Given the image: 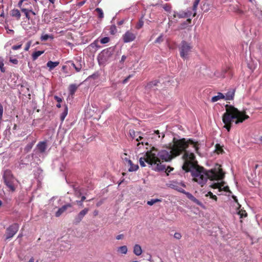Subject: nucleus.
Wrapping results in <instances>:
<instances>
[{"mask_svg": "<svg viewBox=\"0 0 262 262\" xmlns=\"http://www.w3.org/2000/svg\"><path fill=\"white\" fill-rule=\"evenodd\" d=\"M211 187L213 188H218L220 191H221L222 189H224L225 191H229L228 187H223V185L220 183H214L212 185H211Z\"/></svg>", "mask_w": 262, "mask_h": 262, "instance_id": "dca6fc26", "label": "nucleus"}, {"mask_svg": "<svg viewBox=\"0 0 262 262\" xmlns=\"http://www.w3.org/2000/svg\"><path fill=\"white\" fill-rule=\"evenodd\" d=\"M54 98L58 102H61L62 101L61 98L58 96H55Z\"/></svg>", "mask_w": 262, "mask_h": 262, "instance_id": "6e6d98bb", "label": "nucleus"}, {"mask_svg": "<svg viewBox=\"0 0 262 262\" xmlns=\"http://www.w3.org/2000/svg\"><path fill=\"white\" fill-rule=\"evenodd\" d=\"M89 209L84 208L82 210H81L78 214L75 217V221L76 223H79L83 217L85 216V215L88 212Z\"/></svg>", "mask_w": 262, "mask_h": 262, "instance_id": "9b49d317", "label": "nucleus"}, {"mask_svg": "<svg viewBox=\"0 0 262 262\" xmlns=\"http://www.w3.org/2000/svg\"><path fill=\"white\" fill-rule=\"evenodd\" d=\"M28 262H34V259L33 257H32Z\"/></svg>", "mask_w": 262, "mask_h": 262, "instance_id": "774afa93", "label": "nucleus"}, {"mask_svg": "<svg viewBox=\"0 0 262 262\" xmlns=\"http://www.w3.org/2000/svg\"><path fill=\"white\" fill-rule=\"evenodd\" d=\"M143 24H144L143 21L141 20H140L139 23H138V24L136 26V28L137 29H140L142 27Z\"/></svg>", "mask_w": 262, "mask_h": 262, "instance_id": "a19ab883", "label": "nucleus"}, {"mask_svg": "<svg viewBox=\"0 0 262 262\" xmlns=\"http://www.w3.org/2000/svg\"><path fill=\"white\" fill-rule=\"evenodd\" d=\"M124 238V235L123 234H119L116 237V238L117 240L122 239Z\"/></svg>", "mask_w": 262, "mask_h": 262, "instance_id": "3c124183", "label": "nucleus"}, {"mask_svg": "<svg viewBox=\"0 0 262 262\" xmlns=\"http://www.w3.org/2000/svg\"><path fill=\"white\" fill-rule=\"evenodd\" d=\"M77 86L74 84H71L69 86V92L71 95H73L76 92Z\"/></svg>", "mask_w": 262, "mask_h": 262, "instance_id": "c756f323", "label": "nucleus"}, {"mask_svg": "<svg viewBox=\"0 0 262 262\" xmlns=\"http://www.w3.org/2000/svg\"><path fill=\"white\" fill-rule=\"evenodd\" d=\"M200 0H195V2H194L193 3V10L194 11V14L193 15V16H195V15H196V8H197V7L198 6V4L200 2Z\"/></svg>", "mask_w": 262, "mask_h": 262, "instance_id": "72a5a7b5", "label": "nucleus"}, {"mask_svg": "<svg viewBox=\"0 0 262 262\" xmlns=\"http://www.w3.org/2000/svg\"><path fill=\"white\" fill-rule=\"evenodd\" d=\"M129 134L130 137L133 139L135 138L138 136V135H137V133L135 132L134 130H130L129 132Z\"/></svg>", "mask_w": 262, "mask_h": 262, "instance_id": "c9c22d12", "label": "nucleus"}, {"mask_svg": "<svg viewBox=\"0 0 262 262\" xmlns=\"http://www.w3.org/2000/svg\"><path fill=\"white\" fill-rule=\"evenodd\" d=\"M226 112L223 115V122L225 127L229 132L231 128L232 122L235 124L243 122L249 118V116L245 114V112H241L232 105L227 104L225 106Z\"/></svg>", "mask_w": 262, "mask_h": 262, "instance_id": "f03ea898", "label": "nucleus"}, {"mask_svg": "<svg viewBox=\"0 0 262 262\" xmlns=\"http://www.w3.org/2000/svg\"><path fill=\"white\" fill-rule=\"evenodd\" d=\"M77 64L76 67H75V70L77 72H79L81 71L82 68L83 64H84L83 62L82 61L81 58H79L76 59Z\"/></svg>", "mask_w": 262, "mask_h": 262, "instance_id": "412c9836", "label": "nucleus"}, {"mask_svg": "<svg viewBox=\"0 0 262 262\" xmlns=\"http://www.w3.org/2000/svg\"><path fill=\"white\" fill-rule=\"evenodd\" d=\"M136 37V33L132 31H126L122 36V39L125 43L130 42L134 41Z\"/></svg>", "mask_w": 262, "mask_h": 262, "instance_id": "6e6552de", "label": "nucleus"}, {"mask_svg": "<svg viewBox=\"0 0 262 262\" xmlns=\"http://www.w3.org/2000/svg\"><path fill=\"white\" fill-rule=\"evenodd\" d=\"M189 146L194 148V151L198 152V144L192 140H186L184 138L181 139H173V144L169 147L161 150H157V157L159 160L161 159L165 161H169L173 158L179 156L182 151H185L183 156L184 163L182 168L186 172L191 171L193 180L203 186L209 179L211 181L221 180L224 177V173L220 166H217L210 170L207 171L199 166L195 159L193 153L185 150ZM159 163H161L159 160Z\"/></svg>", "mask_w": 262, "mask_h": 262, "instance_id": "f257e3e1", "label": "nucleus"}, {"mask_svg": "<svg viewBox=\"0 0 262 262\" xmlns=\"http://www.w3.org/2000/svg\"><path fill=\"white\" fill-rule=\"evenodd\" d=\"M125 165L129 167L128 171L129 172L136 171L139 168L138 165L134 164L131 160L127 161V163H125Z\"/></svg>", "mask_w": 262, "mask_h": 262, "instance_id": "f8f14e48", "label": "nucleus"}, {"mask_svg": "<svg viewBox=\"0 0 262 262\" xmlns=\"http://www.w3.org/2000/svg\"><path fill=\"white\" fill-rule=\"evenodd\" d=\"M224 98H225V95H224L222 93L219 92L217 93V95L216 96H214L212 97L211 102H215L219 100L224 99Z\"/></svg>", "mask_w": 262, "mask_h": 262, "instance_id": "4be33fe9", "label": "nucleus"}, {"mask_svg": "<svg viewBox=\"0 0 262 262\" xmlns=\"http://www.w3.org/2000/svg\"><path fill=\"white\" fill-rule=\"evenodd\" d=\"M68 62L70 63L71 66L75 69V67H76V64L72 61H69Z\"/></svg>", "mask_w": 262, "mask_h": 262, "instance_id": "052dcab7", "label": "nucleus"}, {"mask_svg": "<svg viewBox=\"0 0 262 262\" xmlns=\"http://www.w3.org/2000/svg\"><path fill=\"white\" fill-rule=\"evenodd\" d=\"M19 226L17 224H13L10 226L6 230V239H8L12 237L18 231Z\"/></svg>", "mask_w": 262, "mask_h": 262, "instance_id": "0eeeda50", "label": "nucleus"}, {"mask_svg": "<svg viewBox=\"0 0 262 262\" xmlns=\"http://www.w3.org/2000/svg\"><path fill=\"white\" fill-rule=\"evenodd\" d=\"M192 49V46L190 43L182 41L179 47L180 56L184 60L188 59Z\"/></svg>", "mask_w": 262, "mask_h": 262, "instance_id": "423d86ee", "label": "nucleus"}, {"mask_svg": "<svg viewBox=\"0 0 262 262\" xmlns=\"http://www.w3.org/2000/svg\"><path fill=\"white\" fill-rule=\"evenodd\" d=\"M182 235L180 233L176 232L174 234V237L176 239H179L181 238Z\"/></svg>", "mask_w": 262, "mask_h": 262, "instance_id": "c03bdc74", "label": "nucleus"}, {"mask_svg": "<svg viewBox=\"0 0 262 262\" xmlns=\"http://www.w3.org/2000/svg\"><path fill=\"white\" fill-rule=\"evenodd\" d=\"M124 155L125 157H122V159L124 160L125 164L127 163V161L130 160L126 157L127 155L126 154H124Z\"/></svg>", "mask_w": 262, "mask_h": 262, "instance_id": "864d4df0", "label": "nucleus"}, {"mask_svg": "<svg viewBox=\"0 0 262 262\" xmlns=\"http://www.w3.org/2000/svg\"><path fill=\"white\" fill-rule=\"evenodd\" d=\"M161 200L159 199H151L150 201H148L147 204L148 205L152 206L156 203L161 202Z\"/></svg>", "mask_w": 262, "mask_h": 262, "instance_id": "7c9ffc66", "label": "nucleus"}, {"mask_svg": "<svg viewBox=\"0 0 262 262\" xmlns=\"http://www.w3.org/2000/svg\"><path fill=\"white\" fill-rule=\"evenodd\" d=\"M25 2H29L31 5H34L36 3V0H20L18 4L19 7L21 8L23 4H24Z\"/></svg>", "mask_w": 262, "mask_h": 262, "instance_id": "cd10ccee", "label": "nucleus"}, {"mask_svg": "<svg viewBox=\"0 0 262 262\" xmlns=\"http://www.w3.org/2000/svg\"><path fill=\"white\" fill-rule=\"evenodd\" d=\"M255 14L260 18L262 16V11L261 10H257V11L255 12Z\"/></svg>", "mask_w": 262, "mask_h": 262, "instance_id": "37998d69", "label": "nucleus"}, {"mask_svg": "<svg viewBox=\"0 0 262 262\" xmlns=\"http://www.w3.org/2000/svg\"><path fill=\"white\" fill-rule=\"evenodd\" d=\"M163 9L166 11H169L171 9V7L167 4L166 5H164L163 6Z\"/></svg>", "mask_w": 262, "mask_h": 262, "instance_id": "a18cd8bd", "label": "nucleus"}, {"mask_svg": "<svg viewBox=\"0 0 262 262\" xmlns=\"http://www.w3.org/2000/svg\"><path fill=\"white\" fill-rule=\"evenodd\" d=\"M59 64V62H53L52 61H49L47 62V66L49 68L50 70H52L54 68L57 67Z\"/></svg>", "mask_w": 262, "mask_h": 262, "instance_id": "393cba45", "label": "nucleus"}, {"mask_svg": "<svg viewBox=\"0 0 262 262\" xmlns=\"http://www.w3.org/2000/svg\"><path fill=\"white\" fill-rule=\"evenodd\" d=\"M33 145V143H30V144H28L25 148L26 150L27 151L30 150L32 148Z\"/></svg>", "mask_w": 262, "mask_h": 262, "instance_id": "09e8293b", "label": "nucleus"}, {"mask_svg": "<svg viewBox=\"0 0 262 262\" xmlns=\"http://www.w3.org/2000/svg\"><path fill=\"white\" fill-rule=\"evenodd\" d=\"M21 47V45H19L13 46L12 47V49L14 50H16L20 49Z\"/></svg>", "mask_w": 262, "mask_h": 262, "instance_id": "8fccbe9b", "label": "nucleus"}, {"mask_svg": "<svg viewBox=\"0 0 262 262\" xmlns=\"http://www.w3.org/2000/svg\"><path fill=\"white\" fill-rule=\"evenodd\" d=\"M3 114V107L0 103V121L2 120Z\"/></svg>", "mask_w": 262, "mask_h": 262, "instance_id": "49530a36", "label": "nucleus"}, {"mask_svg": "<svg viewBox=\"0 0 262 262\" xmlns=\"http://www.w3.org/2000/svg\"><path fill=\"white\" fill-rule=\"evenodd\" d=\"M96 11H97L98 13V17L100 18L103 17V13L102 10L100 8L96 9Z\"/></svg>", "mask_w": 262, "mask_h": 262, "instance_id": "f704fd0d", "label": "nucleus"}, {"mask_svg": "<svg viewBox=\"0 0 262 262\" xmlns=\"http://www.w3.org/2000/svg\"><path fill=\"white\" fill-rule=\"evenodd\" d=\"M117 251L119 253L126 254L127 253L128 249L126 246H122L118 247Z\"/></svg>", "mask_w": 262, "mask_h": 262, "instance_id": "b1692460", "label": "nucleus"}, {"mask_svg": "<svg viewBox=\"0 0 262 262\" xmlns=\"http://www.w3.org/2000/svg\"><path fill=\"white\" fill-rule=\"evenodd\" d=\"M110 41V38L108 37H105L101 39L100 42L102 44L107 43Z\"/></svg>", "mask_w": 262, "mask_h": 262, "instance_id": "4c0bfd02", "label": "nucleus"}, {"mask_svg": "<svg viewBox=\"0 0 262 262\" xmlns=\"http://www.w3.org/2000/svg\"><path fill=\"white\" fill-rule=\"evenodd\" d=\"M137 135H138V136L135 139H136V141L137 142H138V143L137 144V146L138 147V148H140V145H143L144 143H145L146 145L148 144L147 142H144V141H141V142H140V141L143 139V137L140 136V132H137Z\"/></svg>", "mask_w": 262, "mask_h": 262, "instance_id": "a211bd4d", "label": "nucleus"}, {"mask_svg": "<svg viewBox=\"0 0 262 262\" xmlns=\"http://www.w3.org/2000/svg\"><path fill=\"white\" fill-rule=\"evenodd\" d=\"M3 179L5 184L8 188L9 191L14 192L17 186V180L15 178L9 170H6L4 172Z\"/></svg>", "mask_w": 262, "mask_h": 262, "instance_id": "20e7f679", "label": "nucleus"}, {"mask_svg": "<svg viewBox=\"0 0 262 262\" xmlns=\"http://www.w3.org/2000/svg\"><path fill=\"white\" fill-rule=\"evenodd\" d=\"M44 53V51H38L34 52L32 55V57L33 60H35L37 59V58L42 55Z\"/></svg>", "mask_w": 262, "mask_h": 262, "instance_id": "a878e982", "label": "nucleus"}, {"mask_svg": "<svg viewBox=\"0 0 262 262\" xmlns=\"http://www.w3.org/2000/svg\"><path fill=\"white\" fill-rule=\"evenodd\" d=\"M11 15L15 17L17 20L19 19L21 16L20 13L18 9H13L11 11Z\"/></svg>", "mask_w": 262, "mask_h": 262, "instance_id": "5701e85b", "label": "nucleus"}, {"mask_svg": "<svg viewBox=\"0 0 262 262\" xmlns=\"http://www.w3.org/2000/svg\"><path fill=\"white\" fill-rule=\"evenodd\" d=\"M68 62L70 63L71 66L75 69V67H76V64L72 61H69Z\"/></svg>", "mask_w": 262, "mask_h": 262, "instance_id": "bf43d9fd", "label": "nucleus"}, {"mask_svg": "<svg viewBox=\"0 0 262 262\" xmlns=\"http://www.w3.org/2000/svg\"><path fill=\"white\" fill-rule=\"evenodd\" d=\"M156 85V82H151V83L149 84V86L150 87V86H151V85Z\"/></svg>", "mask_w": 262, "mask_h": 262, "instance_id": "338daca9", "label": "nucleus"}, {"mask_svg": "<svg viewBox=\"0 0 262 262\" xmlns=\"http://www.w3.org/2000/svg\"><path fill=\"white\" fill-rule=\"evenodd\" d=\"M239 214H240V215L241 216V217H243V216H246V213L245 212V211H243L242 212H241V211L239 212Z\"/></svg>", "mask_w": 262, "mask_h": 262, "instance_id": "680f3d73", "label": "nucleus"}, {"mask_svg": "<svg viewBox=\"0 0 262 262\" xmlns=\"http://www.w3.org/2000/svg\"><path fill=\"white\" fill-rule=\"evenodd\" d=\"M85 199V197L84 196H82L81 197V200L80 201H76V202L80 206H83V201Z\"/></svg>", "mask_w": 262, "mask_h": 262, "instance_id": "ea45409f", "label": "nucleus"}, {"mask_svg": "<svg viewBox=\"0 0 262 262\" xmlns=\"http://www.w3.org/2000/svg\"><path fill=\"white\" fill-rule=\"evenodd\" d=\"M133 76L132 75H129L126 78H125L123 81V83H125L127 82V81L128 80V79L131 78Z\"/></svg>", "mask_w": 262, "mask_h": 262, "instance_id": "5fc2aeb1", "label": "nucleus"}, {"mask_svg": "<svg viewBox=\"0 0 262 262\" xmlns=\"http://www.w3.org/2000/svg\"><path fill=\"white\" fill-rule=\"evenodd\" d=\"M157 149L152 147L149 150L147 151L144 157H141L139 159V163L142 167H145V162L153 166L152 168L157 171H162L165 169V165L162 163H159V160L157 157Z\"/></svg>", "mask_w": 262, "mask_h": 262, "instance_id": "7ed1b4c3", "label": "nucleus"}, {"mask_svg": "<svg viewBox=\"0 0 262 262\" xmlns=\"http://www.w3.org/2000/svg\"><path fill=\"white\" fill-rule=\"evenodd\" d=\"M72 205L70 204H66L60 208L55 213L56 217H59L69 207H71Z\"/></svg>", "mask_w": 262, "mask_h": 262, "instance_id": "2eb2a0df", "label": "nucleus"}, {"mask_svg": "<svg viewBox=\"0 0 262 262\" xmlns=\"http://www.w3.org/2000/svg\"><path fill=\"white\" fill-rule=\"evenodd\" d=\"M184 193H185L186 194V196H187V198H189L190 200H191L192 201H193V202H194L195 203H196V204H198L201 206H203L202 203H201L198 199H196L191 193H190L189 192H185V191Z\"/></svg>", "mask_w": 262, "mask_h": 262, "instance_id": "6ab92c4d", "label": "nucleus"}, {"mask_svg": "<svg viewBox=\"0 0 262 262\" xmlns=\"http://www.w3.org/2000/svg\"><path fill=\"white\" fill-rule=\"evenodd\" d=\"M235 94V90L231 89H230L227 93L225 95L224 99L226 100H232L234 98Z\"/></svg>", "mask_w": 262, "mask_h": 262, "instance_id": "4468645a", "label": "nucleus"}, {"mask_svg": "<svg viewBox=\"0 0 262 262\" xmlns=\"http://www.w3.org/2000/svg\"><path fill=\"white\" fill-rule=\"evenodd\" d=\"M116 32V28L115 26H111L110 32L112 34H114Z\"/></svg>", "mask_w": 262, "mask_h": 262, "instance_id": "de8ad7c7", "label": "nucleus"}, {"mask_svg": "<svg viewBox=\"0 0 262 262\" xmlns=\"http://www.w3.org/2000/svg\"><path fill=\"white\" fill-rule=\"evenodd\" d=\"M37 149L41 153L44 152L47 149V144L45 142H40L37 145Z\"/></svg>", "mask_w": 262, "mask_h": 262, "instance_id": "aec40b11", "label": "nucleus"}, {"mask_svg": "<svg viewBox=\"0 0 262 262\" xmlns=\"http://www.w3.org/2000/svg\"><path fill=\"white\" fill-rule=\"evenodd\" d=\"M160 135H161V139H163L165 136V135L163 133H160L159 130H152L148 135V138L155 140H158L161 137Z\"/></svg>", "mask_w": 262, "mask_h": 262, "instance_id": "9d476101", "label": "nucleus"}, {"mask_svg": "<svg viewBox=\"0 0 262 262\" xmlns=\"http://www.w3.org/2000/svg\"><path fill=\"white\" fill-rule=\"evenodd\" d=\"M30 46H31V42H28L26 45V46L25 48V50L26 51H28L30 47Z\"/></svg>", "mask_w": 262, "mask_h": 262, "instance_id": "603ef678", "label": "nucleus"}, {"mask_svg": "<svg viewBox=\"0 0 262 262\" xmlns=\"http://www.w3.org/2000/svg\"><path fill=\"white\" fill-rule=\"evenodd\" d=\"M162 41V37L161 36L156 39L155 42H160Z\"/></svg>", "mask_w": 262, "mask_h": 262, "instance_id": "4d7b16f0", "label": "nucleus"}, {"mask_svg": "<svg viewBox=\"0 0 262 262\" xmlns=\"http://www.w3.org/2000/svg\"><path fill=\"white\" fill-rule=\"evenodd\" d=\"M21 11L24 13L26 18L29 20L30 19V13H31L33 15H35L36 13L32 10L31 7L30 8H21Z\"/></svg>", "mask_w": 262, "mask_h": 262, "instance_id": "ddd939ff", "label": "nucleus"}, {"mask_svg": "<svg viewBox=\"0 0 262 262\" xmlns=\"http://www.w3.org/2000/svg\"><path fill=\"white\" fill-rule=\"evenodd\" d=\"M49 38L53 39V37L52 35H48V34H44L41 35L40 39L42 41H46Z\"/></svg>", "mask_w": 262, "mask_h": 262, "instance_id": "473e14b6", "label": "nucleus"}, {"mask_svg": "<svg viewBox=\"0 0 262 262\" xmlns=\"http://www.w3.org/2000/svg\"><path fill=\"white\" fill-rule=\"evenodd\" d=\"M98 214V210H95L94 212H93V214L94 216H96Z\"/></svg>", "mask_w": 262, "mask_h": 262, "instance_id": "69168bd1", "label": "nucleus"}, {"mask_svg": "<svg viewBox=\"0 0 262 262\" xmlns=\"http://www.w3.org/2000/svg\"><path fill=\"white\" fill-rule=\"evenodd\" d=\"M4 62H3V59L0 57V69L2 72L4 73L5 72V70L4 68Z\"/></svg>", "mask_w": 262, "mask_h": 262, "instance_id": "e433bc0d", "label": "nucleus"}, {"mask_svg": "<svg viewBox=\"0 0 262 262\" xmlns=\"http://www.w3.org/2000/svg\"><path fill=\"white\" fill-rule=\"evenodd\" d=\"M191 19L190 18H188L186 21H185L184 22H183V23H182L180 25V26L179 27V29H185L191 23Z\"/></svg>", "mask_w": 262, "mask_h": 262, "instance_id": "bb28decb", "label": "nucleus"}, {"mask_svg": "<svg viewBox=\"0 0 262 262\" xmlns=\"http://www.w3.org/2000/svg\"><path fill=\"white\" fill-rule=\"evenodd\" d=\"M192 15V12L190 10H186L185 11H182L179 12L174 11L171 16L169 17V26H171L172 23H177L178 20L177 17L179 18H189Z\"/></svg>", "mask_w": 262, "mask_h": 262, "instance_id": "39448f33", "label": "nucleus"}, {"mask_svg": "<svg viewBox=\"0 0 262 262\" xmlns=\"http://www.w3.org/2000/svg\"><path fill=\"white\" fill-rule=\"evenodd\" d=\"M126 56L125 55H122L120 60V62H123L126 60Z\"/></svg>", "mask_w": 262, "mask_h": 262, "instance_id": "13d9d810", "label": "nucleus"}, {"mask_svg": "<svg viewBox=\"0 0 262 262\" xmlns=\"http://www.w3.org/2000/svg\"><path fill=\"white\" fill-rule=\"evenodd\" d=\"M75 194H76V196H77V197H79V196H80V195H81V193L79 191H77V190H76V191H75Z\"/></svg>", "mask_w": 262, "mask_h": 262, "instance_id": "e2e57ef3", "label": "nucleus"}, {"mask_svg": "<svg viewBox=\"0 0 262 262\" xmlns=\"http://www.w3.org/2000/svg\"><path fill=\"white\" fill-rule=\"evenodd\" d=\"M133 253L136 256H140L142 253V249L139 244H135L133 247Z\"/></svg>", "mask_w": 262, "mask_h": 262, "instance_id": "f3484780", "label": "nucleus"}, {"mask_svg": "<svg viewBox=\"0 0 262 262\" xmlns=\"http://www.w3.org/2000/svg\"><path fill=\"white\" fill-rule=\"evenodd\" d=\"M167 185L171 188L181 192H184V190L183 189V187H185V185L184 184L180 183L176 181H171L168 183Z\"/></svg>", "mask_w": 262, "mask_h": 262, "instance_id": "1a4fd4ad", "label": "nucleus"}, {"mask_svg": "<svg viewBox=\"0 0 262 262\" xmlns=\"http://www.w3.org/2000/svg\"><path fill=\"white\" fill-rule=\"evenodd\" d=\"M68 106H66L63 112L61 113V114L60 115V120H61V122H63V120H64L66 117L67 116V115L68 114Z\"/></svg>", "mask_w": 262, "mask_h": 262, "instance_id": "c85d7f7f", "label": "nucleus"}, {"mask_svg": "<svg viewBox=\"0 0 262 262\" xmlns=\"http://www.w3.org/2000/svg\"><path fill=\"white\" fill-rule=\"evenodd\" d=\"M9 61H10V62H11V63H12L13 64H17L18 62V61L17 59L12 58V57H10Z\"/></svg>", "mask_w": 262, "mask_h": 262, "instance_id": "79ce46f5", "label": "nucleus"}, {"mask_svg": "<svg viewBox=\"0 0 262 262\" xmlns=\"http://www.w3.org/2000/svg\"><path fill=\"white\" fill-rule=\"evenodd\" d=\"M205 196L209 197L210 199L216 201L217 200V196L215 195H214L211 191L208 192L206 194Z\"/></svg>", "mask_w": 262, "mask_h": 262, "instance_id": "2f4dec72", "label": "nucleus"}, {"mask_svg": "<svg viewBox=\"0 0 262 262\" xmlns=\"http://www.w3.org/2000/svg\"><path fill=\"white\" fill-rule=\"evenodd\" d=\"M215 147H216L215 150L218 154L221 153L223 152V149L222 148V147L220 146V145L216 144L215 146Z\"/></svg>", "mask_w": 262, "mask_h": 262, "instance_id": "58836bf2", "label": "nucleus"}, {"mask_svg": "<svg viewBox=\"0 0 262 262\" xmlns=\"http://www.w3.org/2000/svg\"><path fill=\"white\" fill-rule=\"evenodd\" d=\"M172 170H173L172 168L167 167V168L166 169V172H167V173L168 174V172H170Z\"/></svg>", "mask_w": 262, "mask_h": 262, "instance_id": "0e129e2a", "label": "nucleus"}]
</instances>
